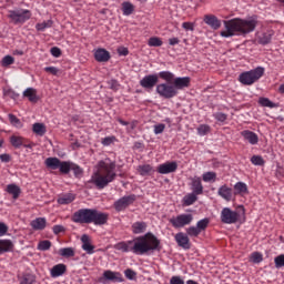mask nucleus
<instances>
[{"label": "nucleus", "mask_w": 284, "mask_h": 284, "mask_svg": "<svg viewBox=\"0 0 284 284\" xmlns=\"http://www.w3.org/2000/svg\"><path fill=\"white\" fill-rule=\"evenodd\" d=\"M272 37H273L272 31L265 32L262 34V37H260L258 43H261L262 45H267V43H271Z\"/></svg>", "instance_id": "79ce46f5"}, {"label": "nucleus", "mask_w": 284, "mask_h": 284, "mask_svg": "<svg viewBox=\"0 0 284 284\" xmlns=\"http://www.w3.org/2000/svg\"><path fill=\"white\" fill-rule=\"evenodd\" d=\"M110 214L103 213L97 209H80L73 213L71 221L80 225H105Z\"/></svg>", "instance_id": "20e7f679"}, {"label": "nucleus", "mask_w": 284, "mask_h": 284, "mask_svg": "<svg viewBox=\"0 0 284 284\" xmlns=\"http://www.w3.org/2000/svg\"><path fill=\"white\" fill-rule=\"evenodd\" d=\"M159 79H161L159 73L145 75L140 80V85L141 88H144V90H153L154 87L158 85L156 83H159Z\"/></svg>", "instance_id": "ddd939ff"}, {"label": "nucleus", "mask_w": 284, "mask_h": 284, "mask_svg": "<svg viewBox=\"0 0 284 284\" xmlns=\"http://www.w3.org/2000/svg\"><path fill=\"white\" fill-rule=\"evenodd\" d=\"M134 201H136V195L130 194V195H124L123 197L116 200L113 203V207L115 212H125L130 205L134 204Z\"/></svg>", "instance_id": "9b49d317"}, {"label": "nucleus", "mask_w": 284, "mask_h": 284, "mask_svg": "<svg viewBox=\"0 0 284 284\" xmlns=\"http://www.w3.org/2000/svg\"><path fill=\"white\" fill-rule=\"evenodd\" d=\"M274 263H275L276 270L283 268L284 267V254H280V255L275 256Z\"/></svg>", "instance_id": "a18cd8bd"}, {"label": "nucleus", "mask_w": 284, "mask_h": 284, "mask_svg": "<svg viewBox=\"0 0 284 284\" xmlns=\"http://www.w3.org/2000/svg\"><path fill=\"white\" fill-rule=\"evenodd\" d=\"M195 201H199V194L192 192L183 197L182 205L184 207H190V205H194Z\"/></svg>", "instance_id": "a878e982"}, {"label": "nucleus", "mask_w": 284, "mask_h": 284, "mask_svg": "<svg viewBox=\"0 0 284 284\" xmlns=\"http://www.w3.org/2000/svg\"><path fill=\"white\" fill-rule=\"evenodd\" d=\"M133 234H143L148 230V223L145 222H135L131 226Z\"/></svg>", "instance_id": "2f4dec72"}, {"label": "nucleus", "mask_w": 284, "mask_h": 284, "mask_svg": "<svg viewBox=\"0 0 284 284\" xmlns=\"http://www.w3.org/2000/svg\"><path fill=\"white\" fill-rule=\"evenodd\" d=\"M265 74V68L263 67H257L253 70L242 72L239 75V81L242 83V85H254L261 77Z\"/></svg>", "instance_id": "423d86ee"}, {"label": "nucleus", "mask_w": 284, "mask_h": 284, "mask_svg": "<svg viewBox=\"0 0 284 284\" xmlns=\"http://www.w3.org/2000/svg\"><path fill=\"white\" fill-rule=\"evenodd\" d=\"M18 281L20 284H34V282L37 281L34 275L32 274H26L22 276H18Z\"/></svg>", "instance_id": "c9c22d12"}, {"label": "nucleus", "mask_w": 284, "mask_h": 284, "mask_svg": "<svg viewBox=\"0 0 284 284\" xmlns=\"http://www.w3.org/2000/svg\"><path fill=\"white\" fill-rule=\"evenodd\" d=\"M30 225L32 230L43 231V229L48 225V221L45 220V217H38L36 220H32Z\"/></svg>", "instance_id": "393cba45"}, {"label": "nucleus", "mask_w": 284, "mask_h": 284, "mask_svg": "<svg viewBox=\"0 0 284 284\" xmlns=\"http://www.w3.org/2000/svg\"><path fill=\"white\" fill-rule=\"evenodd\" d=\"M32 18V11L28 9H16L9 10L8 19H10L11 23L14 26H23L26 21H30Z\"/></svg>", "instance_id": "0eeeda50"}, {"label": "nucleus", "mask_w": 284, "mask_h": 284, "mask_svg": "<svg viewBox=\"0 0 284 284\" xmlns=\"http://www.w3.org/2000/svg\"><path fill=\"white\" fill-rule=\"evenodd\" d=\"M50 53L55 59H59V57H61V50L58 47H52L51 50H50Z\"/></svg>", "instance_id": "0e129e2a"}, {"label": "nucleus", "mask_w": 284, "mask_h": 284, "mask_svg": "<svg viewBox=\"0 0 284 284\" xmlns=\"http://www.w3.org/2000/svg\"><path fill=\"white\" fill-rule=\"evenodd\" d=\"M97 172L91 178V183L95 185L98 190H104L110 183L116 180V162L110 158L101 160L97 164Z\"/></svg>", "instance_id": "7ed1b4c3"}, {"label": "nucleus", "mask_w": 284, "mask_h": 284, "mask_svg": "<svg viewBox=\"0 0 284 284\" xmlns=\"http://www.w3.org/2000/svg\"><path fill=\"white\" fill-rule=\"evenodd\" d=\"M77 195L73 193H64L58 196L57 203L59 205H70V203H73L75 201Z\"/></svg>", "instance_id": "412c9836"}, {"label": "nucleus", "mask_w": 284, "mask_h": 284, "mask_svg": "<svg viewBox=\"0 0 284 284\" xmlns=\"http://www.w3.org/2000/svg\"><path fill=\"white\" fill-rule=\"evenodd\" d=\"M182 28L185 30H190L191 32H194V23L192 22H183Z\"/></svg>", "instance_id": "338daca9"}, {"label": "nucleus", "mask_w": 284, "mask_h": 284, "mask_svg": "<svg viewBox=\"0 0 284 284\" xmlns=\"http://www.w3.org/2000/svg\"><path fill=\"white\" fill-rule=\"evenodd\" d=\"M14 250V244L10 240H0V256Z\"/></svg>", "instance_id": "bb28decb"}, {"label": "nucleus", "mask_w": 284, "mask_h": 284, "mask_svg": "<svg viewBox=\"0 0 284 284\" xmlns=\"http://www.w3.org/2000/svg\"><path fill=\"white\" fill-rule=\"evenodd\" d=\"M121 6L122 14L124 17H130L131 14H134V10H136V7H134L130 1H124Z\"/></svg>", "instance_id": "c756f323"}, {"label": "nucleus", "mask_w": 284, "mask_h": 284, "mask_svg": "<svg viewBox=\"0 0 284 284\" xmlns=\"http://www.w3.org/2000/svg\"><path fill=\"white\" fill-rule=\"evenodd\" d=\"M244 141H247L251 145H256L258 143V135L250 130H244L241 132Z\"/></svg>", "instance_id": "6ab92c4d"}, {"label": "nucleus", "mask_w": 284, "mask_h": 284, "mask_svg": "<svg viewBox=\"0 0 284 284\" xmlns=\"http://www.w3.org/2000/svg\"><path fill=\"white\" fill-rule=\"evenodd\" d=\"M258 26V17L253 16L247 19L233 18L231 20H224V31L220 32L224 39H230L231 37H245L256 30Z\"/></svg>", "instance_id": "f03ea898"}, {"label": "nucleus", "mask_w": 284, "mask_h": 284, "mask_svg": "<svg viewBox=\"0 0 284 284\" xmlns=\"http://www.w3.org/2000/svg\"><path fill=\"white\" fill-rule=\"evenodd\" d=\"M247 184L245 182H236L234 184V195L247 194Z\"/></svg>", "instance_id": "473e14b6"}, {"label": "nucleus", "mask_w": 284, "mask_h": 284, "mask_svg": "<svg viewBox=\"0 0 284 284\" xmlns=\"http://www.w3.org/2000/svg\"><path fill=\"white\" fill-rule=\"evenodd\" d=\"M165 132V124L160 123L154 125V134H163Z\"/></svg>", "instance_id": "bf43d9fd"}, {"label": "nucleus", "mask_w": 284, "mask_h": 284, "mask_svg": "<svg viewBox=\"0 0 284 284\" xmlns=\"http://www.w3.org/2000/svg\"><path fill=\"white\" fill-rule=\"evenodd\" d=\"M175 242L178 243L179 247H182L183 250H190V237L183 232L175 234Z\"/></svg>", "instance_id": "f3484780"}, {"label": "nucleus", "mask_w": 284, "mask_h": 284, "mask_svg": "<svg viewBox=\"0 0 284 284\" xmlns=\"http://www.w3.org/2000/svg\"><path fill=\"white\" fill-rule=\"evenodd\" d=\"M115 250L124 253L132 252L138 256H143L144 254H150V252H161V240L152 232H149L134 240L119 242L115 244Z\"/></svg>", "instance_id": "f257e3e1"}, {"label": "nucleus", "mask_w": 284, "mask_h": 284, "mask_svg": "<svg viewBox=\"0 0 284 284\" xmlns=\"http://www.w3.org/2000/svg\"><path fill=\"white\" fill-rule=\"evenodd\" d=\"M156 94L161 97V99H174V97L179 95V92L176 89H174V85L172 82H163L156 85L155 88Z\"/></svg>", "instance_id": "6e6552de"}, {"label": "nucleus", "mask_w": 284, "mask_h": 284, "mask_svg": "<svg viewBox=\"0 0 284 284\" xmlns=\"http://www.w3.org/2000/svg\"><path fill=\"white\" fill-rule=\"evenodd\" d=\"M12 63H14V58L11 57V55H6V57L2 59V65H3V68H7V65H12Z\"/></svg>", "instance_id": "13d9d810"}, {"label": "nucleus", "mask_w": 284, "mask_h": 284, "mask_svg": "<svg viewBox=\"0 0 284 284\" xmlns=\"http://www.w3.org/2000/svg\"><path fill=\"white\" fill-rule=\"evenodd\" d=\"M9 121L11 125H14L16 128H21V120L17 118L14 114H9Z\"/></svg>", "instance_id": "6e6d98bb"}, {"label": "nucleus", "mask_w": 284, "mask_h": 284, "mask_svg": "<svg viewBox=\"0 0 284 284\" xmlns=\"http://www.w3.org/2000/svg\"><path fill=\"white\" fill-rule=\"evenodd\" d=\"M190 181V187L191 191L194 194H197L199 196H201V194H203V182L201 180V176H191L189 178Z\"/></svg>", "instance_id": "2eb2a0df"}, {"label": "nucleus", "mask_w": 284, "mask_h": 284, "mask_svg": "<svg viewBox=\"0 0 284 284\" xmlns=\"http://www.w3.org/2000/svg\"><path fill=\"white\" fill-rule=\"evenodd\" d=\"M220 219L221 222L225 225H234L235 223H239V219H241V215L239 214V212L233 211L230 207H224L221 211Z\"/></svg>", "instance_id": "1a4fd4ad"}, {"label": "nucleus", "mask_w": 284, "mask_h": 284, "mask_svg": "<svg viewBox=\"0 0 284 284\" xmlns=\"http://www.w3.org/2000/svg\"><path fill=\"white\" fill-rule=\"evenodd\" d=\"M22 95L30 101V103H37L39 101V95H37V89L28 88L23 91Z\"/></svg>", "instance_id": "b1692460"}, {"label": "nucleus", "mask_w": 284, "mask_h": 284, "mask_svg": "<svg viewBox=\"0 0 284 284\" xmlns=\"http://www.w3.org/2000/svg\"><path fill=\"white\" fill-rule=\"evenodd\" d=\"M7 192H8V194H11V196H12V199H14V201H17V199H19V196H21V187H19V185H17V184L7 185Z\"/></svg>", "instance_id": "7c9ffc66"}, {"label": "nucleus", "mask_w": 284, "mask_h": 284, "mask_svg": "<svg viewBox=\"0 0 284 284\" xmlns=\"http://www.w3.org/2000/svg\"><path fill=\"white\" fill-rule=\"evenodd\" d=\"M176 170H179V163H176L175 161H168L158 165L156 168V172L159 174H172L176 172Z\"/></svg>", "instance_id": "4468645a"}, {"label": "nucleus", "mask_w": 284, "mask_h": 284, "mask_svg": "<svg viewBox=\"0 0 284 284\" xmlns=\"http://www.w3.org/2000/svg\"><path fill=\"white\" fill-rule=\"evenodd\" d=\"M260 105H262L263 108H275L276 105L274 104V102H272L270 99L267 98H260L258 100Z\"/></svg>", "instance_id": "09e8293b"}, {"label": "nucleus", "mask_w": 284, "mask_h": 284, "mask_svg": "<svg viewBox=\"0 0 284 284\" xmlns=\"http://www.w3.org/2000/svg\"><path fill=\"white\" fill-rule=\"evenodd\" d=\"M81 242H82V250H84L87 254H92L94 252V245L90 243V236L85 234L82 235Z\"/></svg>", "instance_id": "c85d7f7f"}, {"label": "nucleus", "mask_w": 284, "mask_h": 284, "mask_svg": "<svg viewBox=\"0 0 284 284\" xmlns=\"http://www.w3.org/2000/svg\"><path fill=\"white\" fill-rule=\"evenodd\" d=\"M250 262L251 263H255V264L263 263V253H261V252H253L250 255Z\"/></svg>", "instance_id": "37998d69"}, {"label": "nucleus", "mask_w": 284, "mask_h": 284, "mask_svg": "<svg viewBox=\"0 0 284 284\" xmlns=\"http://www.w3.org/2000/svg\"><path fill=\"white\" fill-rule=\"evenodd\" d=\"M68 272V266L65 264H57L50 270V276L52 278H59V276H63Z\"/></svg>", "instance_id": "a211bd4d"}, {"label": "nucleus", "mask_w": 284, "mask_h": 284, "mask_svg": "<svg viewBox=\"0 0 284 284\" xmlns=\"http://www.w3.org/2000/svg\"><path fill=\"white\" fill-rule=\"evenodd\" d=\"M52 232H53V234L59 235V234L65 232V226H63V225H54L52 227Z\"/></svg>", "instance_id": "052dcab7"}, {"label": "nucleus", "mask_w": 284, "mask_h": 284, "mask_svg": "<svg viewBox=\"0 0 284 284\" xmlns=\"http://www.w3.org/2000/svg\"><path fill=\"white\" fill-rule=\"evenodd\" d=\"M194 221V215L192 214H180L175 217L170 219V223L175 230L181 227H185V225H190Z\"/></svg>", "instance_id": "f8f14e48"}, {"label": "nucleus", "mask_w": 284, "mask_h": 284, "mask_svg": "<svg viewBox=\"0 0 284 284\" xmlns=\"http://www.w3.org/2000/svg\"><path fill=\"white\" fill-rule=\"evenodd\" d=\"M202 180L204 183H214L216 181V172H205L202 174Z\"/></svg>", "instance_id": "e433bc0d"}, {"label": "nucleus", "mask_w": 284, "mask_h": 284, "mask_svg": "<svg viewBox=\"0 0 284 284\" xmlns=\"http://www.w3.org/2000/svg\"><path fill=\"white\" fill-rule=\"evenodd\" d=\"M186 234H187V236H194V237H196V236H199V234H201V233H200L197 226H190L189 229H186Z\"/></svg>", "instance_id": "5fc2aeb1"}, {"label": "nucleus", "mask_w": 284, "mask_h": 284, "mask_svg": "<svg viewBox=\"0 0 284 284\" xmlns=\"http://www.w3.org/2000/svg\"><path fill=\"white\" fill-rule=\"evenodd\" d=\"M213 116L220 123H225L227 121V114H225L223 112H216V113L213 114Z\"/></svg>", "instance_id": "864d4df0"}, {"label": "nucleus", "mask_w": 284, "mask_h": 284, "mask_svg": "<svg viewBox=\"0 0 284 284\" xmlns=\"http://www.w3.org/2000/svg\"><path fill=\"white\" fill-rule=\"evenodd\" d=\"M45 168L49 170H59L61 160L59 158H47L44 161Z\"/></svg>", "instance_id": "cd10ccee"}, {"label": "nucleus", "mask_w": 284, "mask_h": 284, "mask_svg": "<svg viewBox=\"0 0 284 284\" xmlns=\"http://www.w3.org/2000/svg\"><path fill=\"white\" fill-rule=\"evenodd\" d=\"M150 48H161L163 45V40L159 37H151L148 41Z\"/></svg>", "instance_id": "a19ab883"}, {"label": "nucleus", "mask_w": 284, "mask_h": 284, "mask_svg": "<svg viewBox=\"0 0 284 284\" xmlns=\"http://www.w3.org/2000/svg\"><path fill=\"white\" fill-rule=\"evenodd\" d=\"M60 256H63L64 258H72L74 256L75 252L72 247H64L59 250Z\"/></svg>", "instance_id": "58836bf2"}, {"label": "nucleus", "mask_w": 284, "mask_h": 284, "mask_svg": "<svg viewBox=\"0 0 284 284\" xmlns=\"http://www.w3.org/2000/svg\"><path fill=\"white\" fill-rule=\"evenodd\" d=\"M95 61H99V63H105L110 61V52L105 49H98L94 53Z\"/></svg>", "instance_id": "4be33fe9"}, {"label": "nucleus", "mask_w": 284, "mask_h": 284, "mask_svg": "<svg viewBox=\"0 0 284 284\" xmlns=\"http://www.w3.org/2000/svg\"><path fill=\"white\" fill-rule=\"evenodd\" d=\"M138 172L141 176H150L154 172V168L150 164H143L138 168Z\"/></svg>", "instance_id": "72a5a7b5"}, {"label": "nucleus", "mask_w": 284, "mask_h": 284, "mask_svg": "<svg viewBox=\"0 0 284 284\" xmlns=\"http://www.w3.org/2000/svg\"><path fill=\"white\" fill-rule=\"evenodd\" d=\"M159 77L163 81H166L168 83H172L175 92L178 93H179V90H185V88H190V82H191L190 77L175 78L174 73H172L171 71H161L159 72Z\"/></svg>", "instance_id": "39448f33"}, {"label": "nucleus", "mask_w": 284, "mask_h": 284, "mask_svg": "<svg viewBox=\"0 0 284 284\" xmlns=\"http://www.w3.org/2000/svg\"><path fill=\"white\" fill-rule=\"evenodd\" d=\"M251 163H252L253 165H260V166H262V165H265V160H263V156H261V155H253V156L251 158Z\"/></svg>", "instance_id": "3c124183"}, {"label": "nucleus", "mask_w": 284, "mask_h": 284, "mask_svg": "<svg viewBox=\"0 0 284 284\" xmlns=\"http://www.w3.org/2000/svg\"><path fill=\"white\" fill-rule=\"evenodd\" d=\"M114 141H116V136L111 135V136H106L104 139L101 140L102 145L108 146V145H112V143H114Z\"/></svg>", "instance_id": "4d7b16f0"}, {"label": "nucleus", "mask_w": 284, "mask_h": 284, "mask_svg": "<svg viewBox=\"0 0 284 284\" xmlns=\"http://www.w3.org/2000/svg\"><path fill=\"white\" fill-rule=\"evenodd\" d=\"M125 278L119 272L114 271H104L103 275L98 278V283L108 284V283H123Z\"/></svg>", "instance_id": "9d476101"}, {"label": "nucleus", "mask_w": 284, "mask_h": 284, "mask_svg": "<svg viewBox=\"0 0 284 284\" xmlns=\"http://www.w3.org/2000/svg\"><path fill=\"white\" fill-rule=\"evenodd\" d=\"M52 247V242L50 240H42L38 243L37 250L40 252H48Z\"/></svg>", "instance_id": "4c0bfd02"}, {"label": "nucleus", "mask_w": 284, "mask_h": 284, "mask_svg": "<svg viewBox=\"0 0 284 284\" xmlns=\"http://www.w3.org/2000/svg\"><path fill=\"white\" fill-rule=\"evenodd\" d=\"M217 195H220L223 201L230 203V201H232L234 197V190H232V187H230L227 184H224L219 187Z\"/></svg>", "instance_id": "dca6fc26"}, {"label": "nucleus", "mask_w": 284, "mask_h": 284, "mask_svg": "<svg viewBox=\"0 0 284 284\" xmlns=\"http://www.w3.org/2000/svg\"><path fill=\"white\" fill-rule=\"evenodd\" d=\"M124 276L129 281H136V272H134L132 268H126L124 271Z\"/></svg>", "instance_id": "603ef678"}, {"label": "nucleus", "mask_w": 284, "mask_h": 284, "mask_svg": "<svg viewBox=\"0 0 284 284\" xmlns=\"http://www.w3.org/2000/svg\"><path fill=\"white\" fill-rule=\"evenodd\" d=\"M34 134H38V136H43L45 134V124L43 123H34L32 128Z\"/></svg>", "instance_id": "ea45409f"}, {"label": "nucleus", "mask_w": 284, "mask_h": 284, "mask_svg": "<svg viewBox=\"0 0 284 284\" xmlns=\"http://www.w3.org/2000/svg\"><path fill=\"white\" fill-rule=\"evenodd\" d=\"M8 234V225L6 223L0 222V236H6Z\"/></svg>", "instance_id": "69168bd1"}, {"label": "nucleus", "mask_w": 284, "mask_h": 284, "mask_svg": "<svg viewBox=\"0 0 284 284\" xmlns=\"http://www.w3.org/2000/svg\"><path fill=\"white\" fill-rule=\"evenodd\" d=\"M44 72H49V74H53V77L59 74V70L55 67H45Z\"/></svg>", "instance_id": "680f3d73"}, {"label": "nucleus", "mask_w": 284, "mask_h": 284, "mask_svg": "<svg viewBox=\"0 0 284 284\" xmlns=\"http://www.w3.org/2000/svg\"><path fill=\"white\" fill-rule=\"evenodd\" d=\"M51 26H52V20H48L42 23H38L36 28L39 32H43L44 30H48V28H50Z\"/></svg>", "instance_id": "de8ad7c7"}, {"label": "nucleus", "mask_w": 284, "mask_h": 284, "mask_svg": "<svg viewBox=\"0 0 284 284\" xmlns=\"http://www.w3.org/2000/svg\"><path fill=\"white\" fill-rule=\"evenodd\" d=\"M71 171L77 179H79V176L83 174V169H81V166H79L78 164H74V162L71 163Z\"/></svg>", "instance_id": "8fccbe9b"}, {"label": "nucleus", "mask_w": 284, "mask_h": 284, "mask_svg": "<svg viewBox=\"0 0 284 284\" xmlns=\"http://www.w3.org/2000/svg\"><path fill=\"white\" fill-rule=\"evenodd\" d=\"M10 143L13 148H21V145H23V148H29L30 150H32V145L31 144H26V140L23 139V136H17V135H12L10 138Z\"/></svg>", "instance_id": "5701e85b"}, {"label": "nucleus", "mask_w": 284, "mask_h": 284, "mask_svg": "<svg viewBox=\"0 0 284 284\" xmlns=\"http://www.w3.org/2000/svg\"><path fill=\"white\" fill-rule=\"evenodd\" d=\"M11 159H12V158H11L10 154H8V153L0 154V161H1L2 163H10Z\"/></svg>", "instance_id": "774afa93"}, {"label": "nucleus", "mask_w": 284, "mask_h": 284, "mask_svg": "<svg viewBox=\"0 0 284 284\" xmlns=\"http://www.w3.org/2000/svg\"><path fill=\"white\" fill-rule=\"evenodd\" d=\"M170 284H185V281H183L181 276H172L170 280Z\"/></svg>", "instance_id": "e2e57ef3"}, {"label": "nucleus", "mask_w": 284, "mask_h": 284, "mask_svg": "<svg viewBox=\"0 0 284 284\" xmlns=\"http://www.w3.org/2000/svg\"><path fill=\"white\" fill-rule=\"evenodd\" d=\"M61 174H70L72 171V162L70 161H60V166L59 169Z\"/></svg>", "instance_id": "f704fd0d"}, {"label": "nucleus", "mask_w": 284, "mask_h": 284, "mask_svg": "<svg viewBox=\"0 0 284 284\" xmlns=\"http://www.w3.org/2000/svg\"><path fill=\"white\" fill-rule=\"evenodd\" d=\"M207 225H210V219H207V217L200 220L196 223V227L200 231V233L205 232V230H207Z\"/></svg>", "instance_id": "c03bdc74"}, {"label": "nucleus", "mask_w": 284, "mask_h": 284, "mask_svg": "<svg viewBox=\"0 0 284 284\" xmlns=\"http://www.w3.org/2000/svg\"><path fill=\"white\" fill-rule=\"evenodd\" d=\"M204 23H206V26H210L212 30H219V28H221L222 26L221 20L216 18V16L212 14L204 17Z\"/></svg>", "instance_id": "aec40b11"}, {"label": "nucleus", "mask_w": 284, "mask_h": 284, "mask_svg": "<svg viewBox=\"0 0 284 284\" xmlns=\"http://www.w3.org/2000/svg\"><path fill=\"white\" fill-rule=\"evenodd\" d=\"M210 125L207 124H201L199 128H197V134L200 136H205L206 134H210Z\"/></svg>", "instance_id": "49530a36"}]
</instances>
